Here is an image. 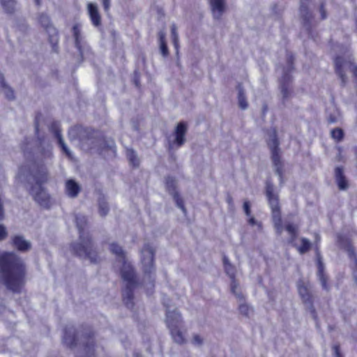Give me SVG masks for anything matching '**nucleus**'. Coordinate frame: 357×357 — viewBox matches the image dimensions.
Segmentation results:
<instances>
[{
	"label": "nucleus",
	"instance_id": "f257e3e1",
	"mask_svg": "<svg viewBox=\"0 0 357 357\" xmlns=\"http://www.w3.org/2000/svg\"><path fill=\"white\" fill-rule=\"evenodd\" d=\"M0 272L6 287L20 292L25 284L26 268L24 262L13 252L0 255Z\"/></svg>",
	"mask_w": 357,
	"mask_h": 357
},
{
	"label": "nucleus",
	"instance_id": "f03ea898",
	"mask_svg": "<svg viewBox=\"0 0 357 357\" xmlns=\"http://www.w3.org/2000/svg\"><path fill=\"white\" fill-rule=\"evenodd\" d=\"M82 340L85 351L84 357H96L95 356V333L89 326H82L75 328L73 325H67L63 328L62 342L70 349L75 348Z\"/></svg>",
	"mask_w": 357,
	"mask_h": 357
},
{
	"label": "nucleus",
	"instance_id": "7ed1b4c3",
	"mask_svg": "<svg viewBox=\"0 0 357 357\" xmlns=\"http://www.w3.org/2000/svg\"><path fill=\"white\" fill-rule=\"evenodd\" d=\"M77 227L79 233V242L72 245L73 250L79 256L89 259L91 262L98 261V256L93 248V244L90 236L85 232L84 227L86 225V218L84 215H77L76 216Z\"/></svg>",
	"mask_w": 357,
	"mask_h": 357
},
{
	"label": "nucleus",
	"instance_id": "20e7f679",
	"mask_svg": "<svg viewBox=\"0 0 357 357\" xmlns=\"http://www.w3.org/2000/svg\"><path fill=\"white\" fill-rule=\"evenodd\" d=\"M68 137L71 142L77 141L78 145L84 150L96 146L100 141L97 132L81 126L71 128L68 131Z\"/></svg>",
	"mask_w": 357,
	"mask_h": 357
},
{
	"label": "nucleus",
	"instance_id": "39448f33",
	"mask_svg": "<svg viewBox=\"0 0 357 357\" xmlns=\"http://www.w3.org/2000/svg\"><path fill=\"white\" fill-rule=\"evenodd\" d=\"M119 264H122L121 277L126 282V288L123 291V300L128 307H131L134 304L132 290L136 286L135 274L130 264L126 260Z\"/></svg>",
	"mask_w": 357,
	"mask_h": 357
},
{
	"label": "nucleus",
	"instance_id": "423d86ee",
	"mask_svg": "<svg viewBox=\"0 0 357 357\" xmlns=\"http://www.w3.org/2000/svg\"><path fill=\"white\" fill-rule=\"evenodd\" d=\"M31 180L36 182V185H33L29 189L30 194L33 196L34 200L38 202L40 206L47 207L50 204V196L41 187V185L46 183L47 181V174L46 172H43L37 175L31 176L29 178V182Z\"/></svg>",
	"mask_w": 357,
	"mask_h": 357
},
{
	"label": "nucleus",
	"instance_id": "0eeeda50",
	"mask_svg": "<svg viewBox=\"0 0 357 357\" xmlns=\"http://www.w3.org/2000/svg\"><path fill=\"white\" fill-rule=\"evenodd\" d=\"M266 195L268 200L270 207L272 211V220L274 228L278 235H281L283 231L280 207L279 204L278 195L274 193L273 185L270 182H266Z\"/></svg>",
	"mask_w": 357,
	"mask_h": 357
},
{
	"label": "nucleus",
	"instance_id": "6e6552de",
	"mask_svg": "<svg viewBox=\"0 0 357 357\" xmlns=\"http://www.w3.org/2000/svg\"><path fill=\"white\" fill-rule=\"evenodd\" d=\"M167 325L170 331L174 341L179 344L185 343V338L181 331L183 321L181 314H166Z\"/></svg>",
	"mask_w": 357,
	"mask_h": 357
},
{
	"label": "nucleus",
	"instance_id": "1a4fd4ad",
	"mask_svg": "<svg viewBox=\"0 0 357 357\" xmlns=\"http://www.w3.org/2000/svg\"><path fill=\"white\" fill-rule=\"evenodd\" d=\"M334 63L335 71L340 78L342 86H345L347 82V77L345 75L347 69H349L357 77V66L353 63L350 55L345 57L337 56L334 60Z\"/></svg>",
	"mask_w": 357,
	"mask_h": 357
},
{
	"label": "nucleus",
	"instance_id": "9d476101",
	"mask_svg": "<svg viewBox=\"0 0 357 357\" xmlns=\"http://www.w3.org/2000/svg\"><path fill=\"white\" fill-rule=\"evenodd\" d=\"M267 144L271 151V158L273 162L277 167L276 173L281 176L282 171L280 169V148H279V140L277 136V132L275 129L271 130L268 132V137L267 139Z\"/></svg>",
	"mask_w": 357,
	"mask_h": 357
},
{
	"label": "nucleus",
	"instance_id": "9b49d317",
	"mask_svg": "<svg viewBox=\"0 0 357 357\" xmlns=\"http://www.w3.org/2000/svg\"><path fill=\"white\" fill-rule=\"evenodd\" d=\"M154 249L149 244H144L141 250L142 254V264L145 273H151L154 270L153 259H154Z\"/></svg>",
	"mask_w": 357,
	"mask_h": 357
},
{
	"label": "nucleus",
	"instance_id": "f8f14e48",
	"mask_svg": "<svg viewBox=\"0 0 357 357\" xmlns=\"http://www.w3.org/2000/svg\"><path fill=\"white\" fill-rule=\"evenodd\" d=\"M298 294L303 303L311 305L313 302L312 286L310 282L300 280L297 282Z\"/></svg>",
	"mask_w": 357,
	"mask_h": 357
},
{
	"label": "nucleus",
	"instance_id": "ddd939ff",
	"mask_svg": "<svg viewBox=\"0 0 357 357\" xmlns=\"http://www.w3.org/2000/svg\"><path fill=\"white\" fill-rule=\"evenodd\" d=\"M338 241L340 246L347 250L349 258L353 261V274L356 282H357V256L354 252L352 245L347 239H344L343 238L339 236Z\"/></svg>",
	"mask_w": 357,
	"mask_h": 357
},
{
	"label": "nucleus",
	"instance_id": "4468645a",
	"mask_svg": "<svg viewBox=\"0 0 357 357\" xmlns=\"http://www.w3.org/2000/svg\"><path fill=\"white\" fill-rule=\"evenodd\" d=\"M12 245L20 252H27L31 248V243L22 235H15L11 237Z\"/></svg>",
	"mask_w": 357,
	"mask_h": 357
},
{
	"label": "nucleus",
	"instance_id": "2eb2a0df",
	"mask_svg": "<svg viewBox=\"0 0 357 357\" xmlns=\"http://www.w3.org/2000/svg\"><path fill=\"white\" fill-rule=\"evenodd\" d=\"M51 131L54 134L58 140V143L61 148L62 151L68 156L71 157V152L64 142V140L61 135L60 124L58 122H53L50 126Z\"/></svg>",
	"mask_w": 357,
	"mask_h": 357
},
{
	"label": "nucleus",
	"instance_id": "dca6fc26",
	"mask_svg": "<svg viewBox=\"0 0 357 357\" xmlns=\"http://www.w3.org/2000/svg\"><path fill=\"white\" fill-rule=\"evenodd\" d=\"M210 6L213 18L220 20L226 10L225 0H210Z\"/></svg>",
	"mask_w": 357,
	"mask_h": 357
},
{
	"label": "nucleus",
	"instance_id": "f3484780",
	"mask_svg": "<svg viewBox=\"0 0 357 357\" xmlns=\"http://www.w3.org/2000/svg\"><path fill=\"white\" fill-rule=\"evenodd\" d=\"M187 132V125L183 122L179 123L174 131L175 140L174 143L178 147L181 146L185 142V134Z\"/></svg>",
	"mask_w": 357,
	"mask_h": 357
},
{
	"label": "nucleus",
	"instance_id": "a211bd4d",
	"mask_svg": "<svg viewBox=\"0 0 357 357\" xmlns=\"http://www.w3.org/2000/svg\"><path fill=\"white\" fill-rule=\"evenodd\" d=\"M87 10L93 25L96 27L100 26L101 25V17L96 3H89Z\"/></svg>",
	"mask_w": 357,
	"mask_h": 357
},
{
	"label": "nucleus",
	"instance_id": "6ab92c4d",
	"mask_svg": "<svg viewBox=\"0 0 357 357\" xmlns=\"http://www.w3.org/2000/svg\"><path fill=\"white\" fill-rule=\"evenodd\" d=\"M81 191L79 185L73 179H69L66 182V192L71 198H75Z\"/></svg>",
	"mask_w": 357,
	"mask_h": 357
},
{
	"label": "nucleus",
	"instance_id": "aec40b11",
	"mask_svg": "<svg viewBox=\"0 0 357 357\" xmlns=\"http://www.w3.org/2000/svg\"><path fill=\"white\" fill-rule=\"evenodd\" d=\"M336 182L340 190H346L348 188L347 182L343 175V169L341 167L335 169Z\"/></svg>",
	"mask_w": 357,
	"mask_h": 357
},
{
	"label": "nucleus",
	"instance_id": "412c9836",
	"mask_svg": "<svg viewBox=\"0 0 357 357\" xmlns=\"http://www.w3.org/2000/svg\"><path fill=\"white\" fill-rule=\"evenodd\" d=\"M109 250L112 253L114 254L118 259L119 263L126 260L125 252L122 248L116 243H111Z\"/></svg>",
	"mask_w": 357,
	"mask_h": 357
},
{
	"label": "nucleus",
	"instance_id": "4be33fe9",
	"mask_svg": "<svg viewBox=\"0 0 357 357\" xmlns=\"http://www.w3.org/2000/svg\"><path fill=\"white\" fill-rule=\"evenodd\" d=\"M39 23L48 31L56 33V30L52 26L50 17L45 14H41L38 18Z\"/></svg>",
	"mask_w": 357,
	"mask_h": 357
},
{
	"label": "nucleus",
	"instance_id": "5701e85b",
	"mask_svg": "<svg viewBox=\"0 0 357 357\" xmlns=\"http://www.w3.org/2000/svg\"><path fill=\"white\" fill-rule=\"evenodd\" d=\"M318 276L319 278V280L321 282V286L323 289L328 290V287L327 285V280L326 278L325 277L324 274V265L322 262L321 261V259H318Z\"/></svg>",
	"mask_w": 357,
	"mask_h": 357
},
{
	"label": "nucleus",
	"instance_id": "b1692460",
	"mask_svg": "<svg viewBox=\"0 0 357 357\" xmlns=\"http://www.w3.org/2000/svg\"><path fill=\"white\" fill-rule=\"evenodd\" d=\"M238 105L242 109L248 108V104L246 100L245 92L241 86L238 87Z\"/></svg>",
	"mask_w": 357,
	"mask_h": 357
},
{
	"label": "nucleus",
	"instance_id": "393cba45",
	"mask_svg": "<svg viewBox=\"0 0 357 357\" xmlns=\"http://www.w3.org/2000/svg\"><path fill=\"white\" fill-rule=\"evenodd\" d=\"M0 84L1 85L3 92L6 98L9 100H13L15 97L14 92L10 87L6 85L1 75H0Z\"/></svg>",
	"mask_w": 357,
	"mask_h": 357
},
{
	"label": "nucleus",
	"instance_id": "a878e982",
	"mask_svg": "<svg viewBox=\"0 0 357 357\" xmlns=\"http://www.w3.org/2000/svg\"><path fill=\"white\" fill-rule=\"evenodd\" d=\"M2 7L8 13H13L15 8V0H0Z\"/></svg>",
	"mask_w": 357,
	"mask_h": 357
},
{
	"label": "nucleus",
	"instance_id": "bb28decb",
	"mask_svg": "<svg viewBox=\"0 0 357 357\" xmlns=\"http://www.w3.org/2000/svg\"><path fill=\"white\" fill-rule=\"evenodd\" d=\"M109 211V206L105 199L102 197L98 199V212L101 216H105Z\"/></svg>",
	"mask_w": 357,
	"mask_h": 357
},
{
	"label": "nucleus",
	"instance_id": "cd10ccee",
	"mask_svg": "<svg viewBox=\"0 0 357 357\" xmlns=\"http://www.w3.org/2000/svg\"><path fill=\"white\" fill-rule=\"evenodd\" d=\"M301 245L297 247V250L301 254H304L310 250L311 243L308 239L305 238H301Z\"/></svg>",
	"mask_w": 357,
	"mask_h": 357
},
{
	"label": "nucleus",
	"instance_id": "c85d7f7f",
	"mask_svg": "<svg viewBox=\"0 0 357 357\" xmlns=\"http://www.w3.org/2000/svg\"><path fill=\"white\" fill-rule=\"evenodd\" d=\"M73 36H74L75 40V45L77 48L79 49L80 48V43H81V40H82L80 26L79 24L74 25V26L73 28Z\"/></svg>",
	"mask_w": 357,
	"mask_h": 357
},
{
	"label": "nucleus",
	"instance_id": "c756f323",
	"mask_svg": "<svg viewBox=\"0 0 357 357\" xmlns=\"http://www.w3.org/2000/svg\"><path fill=\"white\" fill-rule=\"evenodd\" d=\"M176 183L174 178L168 177L166 179V188L169 192L174 195L175 193H177L176 192Z\"/></svg>",
	"mask_w": 357,
	"mask_h": 357
},
{
	"label": "nucleus",
	"instance_id": "7c9ffc66",
	"mask_svg": "<svg viewBox=\"0 0 357 357\" xmlns=\"http://www.w3.org/2000/svg\"><path fill=\"white\" fill-rule=\"evenodd\" d=\"M331 137L337 142H340L344 136V132L341 128H336L331 132Z\"/></svg>",
	"mask_w": 357,
	"mask_h": 357
},
{
	"label": "nucleus",
	"instance_id": "2f4dec72",
	"mask_svg": "<svg viewBox=\"0 0 357 357\" xmlns=\"http://www.w3.org/2000/svg\"><path fill=\"white\" fill-rule=\"evenodd\" d=\"M127 156L129 158L130 161L134 165H139V160L137 158V155L135 152L132 150L129 149L127 151Z\"/></svg>",
	"mask_w": 357,
	"mask_h": 357
},
{
	"label": "nucleus",
	"instance_id": "473e14b6",
	"mask_svg": "<svg viewBox=\"0 0 357 357\" xmlns=\"http://www.w3.org/2000/svg\"><path fill=\"white\" fill-rule=\"evenodd\" d=\"M173 197H174V201L176 203L177 206L178 208H180L184 213H186V209H185V208L184 206L183 202L182 199L179 197L178 194V193H175L173 195Z\"/></svg>",
	"mask_w": 357,
	"mask_h": 357
},
{
	"label": "nucleus",
	"instance_id": "72a5a7b5",
	"mask_svg": "<svg viewBox=\"0 0 357 357\" xmlns=\"http://www.w3.org/2000/svg\"><path fill=\"white\" fill-rule=\"evenodd\" d=\"M286 229L291 235V240L294 241L296 236L298 227L292 224H288L286 226Z\"/></svg>",
	"mask_w": 357,
	"mask_h": 357
},
{
	"label": "nucleus",
	"instance_id": "f704fd0d",
	"mask_svg": "<svg viewBox=\"0 0 357 357\" xmlns=\"http://www.w3.org/2000/svg\"><path fill=\"white\" fill-rule=\"evenodd\" d=\"M52 148L51 146L47 145L46 148H43L42 150V155L43 159H50L52 156Z\"/></svg>",
	"mask_w": 357,
	"mask_h": 357
},
{
	"label": "nucleus",
	"instance_id": "c9c22d12",
	"mask_svg": "<svg viewBox=\"0 0 357 357\" xmlns=\"http://www.w3.org/2000/svg\"><path fill=\"white\" fill-rule=\"evenodd\" d=\"M340 115L338 111L334 112V113L331 114L328 117V121L330 123H335L338 121L340 119Z\"/></svg>",
	"mask_w": 357,
	"mask_h": 357
},
{
	"label": "nucleus",
	"instance_id": "e433bc0d",
	"mask_svg": "<svg viewBox=\"0 0 357 357\" xmlns=\"http://www.w3.org/2000/svg\"><path fill=\"white\" fill-rule=\"evenodd\" d=\"M225 270L231 279H234L235 278V268L231 264L226 265Z\"/></svg>",
	"mask_w": 357,
	"mask_h": 357
},
{
	"label": "nucleus",
	"instance_id": "4c0bfd02",
	"mask_svg": "<svg viewBox=\"0 0 357 357\" xmlns=\"http://www.w3.org/2000/svg\"><path fill=\"white\" fill-rule=\"evenodd\" d=\"M160 50L163 56L166 57L168 56L169 51L166 42L160 43Z\"/></svg>",
	"mask_w": 357,
	"mask_h": 357
},
{
	"label": "nucleus",
	"instance_id": "58836bf2",
	"mask_svg": "<svg viewBox=\"0 0 357 357\" xmlns=\"http://www.w3.org/2000/svg\"><path fill=\"white\" fill-rule=\"evenodd\" d=\"M334 357H344L340 351V346L339 344H335L333 347Z\"/></svg>",
	"mask_w": 357,
	"mask_h": 357
},
{
	"label": "nucleus",
	"instance_id": "ea45409f",
	"mask_svg": "<svg viewBox=\"0 0 357 357\" xmlns=\"http://www.w3.org/2000/svg\"><path fill=\"white\" fill-rule=\"evenodd\" d=\"M310 0H301V13L304 15L307 14V8Z\"/></svg>",
	"mask_w": 357,
	"mask_h": 357
},
{
	"label": "nucleus",
	"instance_id": "a19ab883",
	"mask_svg": "<svg viewBox=\"0 0 357 357\" xmlns=\"http://www.w3.org/2000/svg\"><path fill=\"white\" fill-rule=\"evenodd\" d=\"M8 236V231L3 225H0V241L6 239Z\"/></svg>",
	"mask_w": 357,
	"mask_h": 357
},
{
	"label": "nucleus",
	"instance_id": "79ce46f5",
	"mask_svg": "<svg viewBox=\"0 0 357 357\" xmlns=\"http://www.w3.org/2000/svg\"><path fill=\"white\" fill-rule=\"evenodd\" d=\"M243 210L247 216L251 215L250 204L249 201L245 200L243 203Z\"/></svg>",
	"mask_w": 357,
	"mask_h": 357
},
{
	"label": "nucleus",
	"instance_id": "37998d69",
	"mask_svg": "<svg viewBox=\"0 0 357 357\" xmlns=\"http://www.w3.org/2000/svg\"><path fill=\"white\" fill-rule=\"evenodd\" d=\"M237 289H238L237 282L235 281L234 278L231 279V289L234 294H235L237 296H239V294L236 291Z\"/></svg>",
	"mask_w": 357,
	"mask_h": 357
},
{
	"label": "nucleus",
	"instance_id": "c03bdc74",
	"mask_svg": "<svg viewBox=\"0 0 357 357\" xmlns=\"http://www.w3.org/2000/svg\"><path fill=\"white\" fill-rule=\"evenodd\" d=\"M171 31H172V39H175L176 40V38H178V33L176 31V26L175 24L172 25Z\"/></svg>",
	"mask_w": 357,
	"mask_h": 357
},
{
	"label": "nucleus",
	"instance_id": "a18cd8bd",
	"mask_svg": "<svg viewBox=\"0 0 357 357\" xmlns=\"http://www.w3.org/2000/svg\"><path fill=\"white\" fill-rule=\"evenodd\" d=\"M192 342L195 344H198V345L202 344V339L201 338V337L199 335L195 334L193 336Z\"/></svg>",
	"mask_w": 357,
	"mask_h": 357
},
{
	"label": "nucleus",
	"instance_id": "49530a36",
	"mask_svg": "<svg viewBox=\"0 0 357 357\" xmlns=\"http://www.w3.org/2000/svg\"><path fill=\"white\" fill-rule=\"evenodd\" d=\"M102 5L105 11H108L110 7V0H102Z\"/></svg>",
	"mask_w": 357,
	"mask_h": 357
},
{
	"label": "nucleus",
	"instance_id": "de8ad7c7",
	"mask_svg": "<svg viewBox=\"0 0 357 357\" xmlns=\"http://www.w3.org/2000/svg\"><path fill=\"white\" fill-rule=\"evenodd\" d=\"M250 310L249 306L247 304H241L239 306V310L241 312H245Z\"/></svg>",
	"mask_w": 357,
	"mask_h": 357
},
{
	"label": "nucleus",
	"instance_id": "09e8293b",
	"mask_svg": "<svg viewBox=\"0 0 357 357\" xmlns=\"http://www.w3.org/2000/svg\"><path fill=\"white\" fill-rule=\"evenodd\" d=\"M158 36H159L160 43L166 42L165 41V33L164 31H160L158 33Z\"/></svg>",
	"mask_w": 357,
	"mask_h": 357
},
{
	"label": "nucleus",
	"instance_id": "8fccbe9b",
	"mask_svg": "<svg viewBox=\"0 0 357 357\" xmlns=\"http://www.w3.org/2000/svg\"><path fill=\"white\" fill-rule=\"evenodd\" d=\"M281 92H282L284 98H287L288 97L289 91H288V89L287 88L282 86V89H281Z\"/></svg>",
	"mask_w": 357,
	"mask_h": 357
},
{
	"label": "nucleus",
	"instance_id": "3c124183",
	"mask_svg": "<svg viewBox=\"0 0 357 357\" xmlns=\"http://www.w3.org/2000/svg\"><path fill=\"white\" fill-rule=\"evenodd\" d=\"M320 13L321 15V19H325L326 17V14L325 10L324 9V5H321L320 7Z\"/></svg>",
	"mask_w": 357,
	"mask_h": 357
},
{
	"label": "nucleus",
	"instance_id": "603ef678",
	"mask_svg": "<svg viewBox=\"0 0 357 357\" xmlns=\"http://www.w3.org/2000/svg\"><path fill=\"white\" fill-rule=\"evenodd\" d=\"M248 222L251 225H255L257 224V222L254 217H250V219L248 220Z\"/></svg>",
	"mask_w": 357,
	"mask_h": 357
},
{
	"label": "nucleus",
	"instance_id": "864d4df0",
	"mask_svg": "<svg viewBox=\"0 0 357 357\" xmlns=\"http://www.w3.org/2000/svg\"><path fill=\"white\" fill-rule=\"evenodd\" d=\"M174 45L176 50L178 48V38H176V40L175 39H172Z\"/></svg>",
	"mask_w": 357,
	"mask_h": 357
},
{
	"label": "nucleus",
	"instance_id": "5fc2aeb1",
	"mask_svg": "<svg viewBox=\"0 0 357 357\" xmlns=\"http://www.w3.org/2000/svg\"><path fill=\"white\" fill-rule=\"evenodd\" d=\"M223 263H224V266L225 267L226 265H228V264H230L229 259L226 257L224 258L223 259Z\"/></svg>",
	"mask_w": 357,
	"mask_h": 357
},
{
	"label": "nucleus",
	"instance_id": "6e6d98bb",
	"mask_svg": "<svg viewBox=\"0 0 357 357\" xmlns=\"http://www.w3.org/2000/svg\"><path fill=\"white\" fill-rule=\"evenodd\" d=\"M227 202L229 205H232L233 204V200H232V198L231 197L229 196L227 199Z\"/></svg>",
	"mask_w": 357,
	"mask_h": 357
},
{
	"label": "nucleus",
	"instance_id": "4d7b16f0",
	"mask_svg": "<svg viewBox=\"0 0 357 357\" xmlns=\"http://www.w3.org/2000/svg\"><path fill=\"white\" fill-rule=\"evenodd\" d=\"M37 6H40V0H34Z\"/></svg>",
	"mask_w": 357,
	"mask_h": 357
},
{
	"label": "nucleus",
	"instance_id": "13d9d810",
	"mask_svg": "<svg viewBox=\"0 0 357 357\" xmlns=\"http://www.w3.org/2000/svg\"><path fill=\"white\" fill-rule=\"evenodd\" d=\"M317 314H314V319H317Z\"/></svg>",
	"mask_w": 357,
	"mask_h": 357
}]
</instances>
